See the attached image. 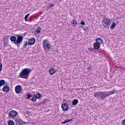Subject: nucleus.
<instances>
[{"instance_id":"obj_40","label":"nucleus","mask_w":125,"mask_h":125,"mask_svg":"<svg viewBox=\"0 0 125 125\" xmlns=\"http://www.w3.org/2000/svg\"><path fill=\"white\" fill-rule=\"evenodd\" d=\"M61 124H62V125H63V122H62L61 123Z\"/></svg>"},{"instance_id":"obj_23","label":"nucleus","mask_w":125,"mask_h":125,"mask_svg":"<svg viewBox=\"0 0 125 125\" xmlns=\"http://www.w3.org/2000/svg\"><path fill=\"white\" fill-rule=\"evenodd\" d=\"M3 42L4 44V47H6V46L8 45V42L7 40H4Z\"/></svg>"},{"instance_id":"obj_20","label":"nucleus","mask_w":125,"mask_h":125,"mask_svg":"<svg viewBox=\"0 0 125 125\" xmlns=\"http://www.w3.org/2000/svg\"><path fill=\"white\" fill-rule=\"evenodd\" d=\"M35 97L36 98H37V99H41V98H42V95L39 93H38L35 96Z\"/></svg>"},{"instance_id":"obj_33","label":"nucleus","mask_w":125,"mask_h":125,"mask_svg":"<svg viewBox=\"0 0 125 125\" xmlns=\"http://www.w3.org/2000/svg\"><path fill=\"white\" fill-rule=\"evenodd\" d=\"M81 25H84V24H85V22H84V21H82L81 22Z\"/></svg>"},{"instance_id":"obj_21","label":"nucleus","mask_w":125,"mask_h":125,"mask_svg":"<svg viewBox=\"0 0 125 125\" xmlns=\"http://www.w3.org/2000/svg\"><path fill=\"white\" fill-rule=\"evenodd\" d=\"M5 83V81L4 80H1L0 81V86H2Z\"/></svg>"},{"instance_id":"obj_27","label":"nucleus","mask_w":125,"mask_h":125,"mask_svg":"<svg viewBox=\"0 0 125 125\" xmlns=\"http://www.w3.org/2000/svg\"><path fill=\"white\" fill-rule=\"evenodd\" d=\"M50 47H51V45H50L49 43H47L46 48H47L48 49H49L50 48Z\"/></svg>"},{"instance_id":"obj_24","label":"nucleus","mask_w":125,"mask_h":125,"mask_svg":"<svg viewBox=\"0 0 125 125\" xmlns=\"http://www.w3.org/2000/svg\"><path fill=\"white\" fill-rule=\"evenodd\" d=\"M115 27H116V23L113 22L112 23V24L111 25L110 28V29H113L115 28Z\"/></svg>"},{"instance_id":"obj_10","label":"nucleus","mask_w":125,"mask_h":125,"mask_svg":"<svg viewBox=\"0 0 125 125\" xmlns=\"http://www.w3.org/2000/svg\"><path fill=\"white\" fill-rule=\"evenodd\" d=\"M93 48L94 49H99L100 48V45L96 42L93 44Z\"/></svg>"},{"instance_id":"obj_7","label":"nucleus","mask_w":125,"mask_h":125,"mask_svg":"<svg viewBox=\"0 0 125 125\" xmlns=\"http://www.w3.org/2000/svg\"><path fill=\"white\" fill-rule=\"evenodd\" d=\"M35 42H36V39L35 38H31L28 41V43L29 45H33V44H35Z\"/></svg>"},{"instance_id":"obj_26","label":"nucleus","mask_w":125,"mask_h":125,"mask_svg":"<svg viewBox=\"0 0 125 125\" xmlns=\"http://www.w3.org/2000/svg\"><path fill=\"white\" fill-rule=\"evenodd\" d=\"M30 16V14H27L24 17L25 21H27V20L28 19V17Z\"/></svg>"},{"instance_id":"obj_19","label":"nucleus","mask_w":125,"mask_h":125,"mask_svg":"<svg viewBox=\"0 0 125 125\" xmlns=\"http://www.w3.org/2000/svg\"><path fill=\"white\" fill-rule=\"evenodd\" d=\"M73 120H74V118H71V119L64 121L63 122V124L64 125V124H67V123H70V122H73Z\"/></svg>"},{"instance_id":"obj_22","label":"nucleus","mask_w":125,"mask_h":125,"mask_svg":"<svg viewBox=\"0 0 125 125\" xmlns=\"http://www.w3.org/2000/svg\"><path fill=\"white\" fill-rule=\"evenodd\" d=\"M41 30H42V28H41V27H38L36 29V33L37 34H40V33H41Z\"/></svg>"},{"instance_id":"obj_38","label":"nucleus","mask_w":125,"mask_h":125,"mask_svg":"<svg viewBox=\"0 0 125 125\" xmlns=\"http://www.w3.org/2000/svg\"><path fill=\"white\" fill-rule=\"evenodd\" d=\"M87 70H90V66H89L88 68H87Z\"/></svg>"},{"instance_id":"obj_1","label":"nucleus","mask_w":125,"mask_h":125,"mask_svg":"<svg viewBox=\"0 0 125 125\" xmlns=\"http://www.w3.org/2000/svg\"><path fill=\"white\" fill-rule=\"evenodd\" d=\"M108 95L109 94H107V91L98 92H96L94 94V97H95V98H97V99H99V98H100L101 100H104V99H106V97H108Z\"/></svg>"},{"instance_id":"obj_18","label":"nucleus","mask_w":125,"mask_h":125,"mask_svg":"<svg viewBox=\"0 0 125 125\" xmlns=\"http://www.w3.org/2000/svg\"><path fill=\"white\" fill-rule=\"evenodd\" d=\"M19 124L20 125H26V124H27V123L25 122L24 121H23L22 120L20 119L19 120Z\"/></svg>"},{"instance_id":"obj_12","label":"nucleus","mask_w":125,"mask_h":125,"mask_svg":"<svg viewBox=\"0 0 125 125\" xmlns=\"http://www.w3.org/2000/svg\"><path fill=\"white\" fill-rule=\"evenodd\" d=\"M69 105L67 104H63V111H68Z\"/></svg>"},{"instance_id":"obj_35","label":"nucleus","mask_w":125,"mask_h":125,"mask_svg":"<svg viewBox=\"0 0 125 125\" xmlns=\"http://www.w3.org/2000/svg\"><path fill=\"white\" fill-rule=\"evenodd\" d=\"M27 45H28V42H26L24 45V46H27Z\"/></svg>"},{"instance_id":"obj_8","label":"nucleus","mask_w":125,"mask_h":125,"mask_svg":"<svg viewBox=\"0 0 125 125\" xmlns=\"http://www.w3.org/2000/svg\"><path fill=\"white\" fill-rule=\"evenodd\" d=\"M96 42L100 45H101V44L103 43V40L101 38H98L96 40Z\"/></svg>"},{"instance_id":"obj_31","label":"nucleus","mask_w":125,"mask_h":125,"mask_svg":"<svg viewBox=\"0 0 125 125\" xmlns=\"http://www.w3.org/2000/svg\"><path fill=\"white\" fill-rule=\"evenodd\" d=\"M1 70H2V63L0 62V72H1Z\"/></svg>"},{"instance_id":"obj_9","label":"nucleus","mask_w":125,"mask_h":125,"mask_svg":"<svg viewBox=\"0 0 125 125\" xmlns=\"http://www.w3.org/2000/svg\"><path fill=\"white\" fill-rule=\"evenodd\" d=\"M55 73H56V70H55V68L50 69V70H49V75H51V76L54 75Z\"/></svg>"},{"instance_id":"obj_30","label":"nucleus","mask_w":125,"mask_h":125,"mask_svg":"<svg viewBox=\"0 0 125 125\" xmlns=\"http://www.w3.org/2000/svg\"><path fill=\"white\" fill-rule=\"evenodd\" d=\"M31 97H32V95L30 94H27V99H29V98H31Z\"/></svg>"},{"instance_id":"obj_3","label":"nucleus","mask_w":125,"mask_h":125,"mask_svg":"<svg viewBox=\"0 0 125 125\" xmlns=\"http://www.w3.org/2000/svg\"><path fill=\"white\" fill-rule=\"evenodd\" d=\"M102 24L104 28H109L110 27V24H111V20L104 16L102 21Z\"/></svg>"},{"instance_id":"obj_34","label":"nucleus","mask_w":125,"mask_h":125,"mask_svg":"<svg viewBox=\"0 0 125 125\" xmlns=\"http://www.w3.org/2000/svg\"><path fill=\"white\" fill-rule=\"evenodd\" d=\"M50 7H52L53 6H54V4H51L50 5H49Z\"/></svg>"},{"instance_id":"obj_2","label":"nucleus","mask_w":125,"mask_h":125,"mask_svg":"<svg viewBox=\"0 0 125 125\" xmlns=\"http://www.w3.org/2000/svg\"><path fill=\"white\" fill-rule=\"evenodd\" d=\"M31 72V69L24 68L20 73V77L22 79H28L29 74Z\"/></svg>"},{"instance_id":"obj_29","label":"nucleus","mask_w":125,"mask_h":125,"mask_svg":"<svg viewBox=\"0 0 125 125\" xmlns=\"http://www.w3.org/2000/svg\"><path fill=\"white\" fill-rule=\"evenodd\" d=\"M89 51H94V48H92V47H90V48H88Z\"/></svg>"},{"instance_id":"obj_25","label":"nucleus","mask_w":125,"mask_h":125,"mask_svg":"<svg viewBox=\"0 0 125 125\" xmlns=\"http://www.w3.org/2000/svg\"><path fill=\"white\" fill-rule=\"evenodd\" d=\"M8 125H14V122L11 120V121L8 122Z\"/></svg>"},{"instance_id":"obj_28","label":"nucleus","mask_w":125,"mask_h":125,"mask_svg":"<svg viewBox=\"0 0 125 125\" xmlns=\"http://www.w3.org/2000/svg\"><path fill=\"white\" fill-rule=\"evenodd\" d=\"M36 100H37V98H36L35 97H33V98L31 99V101H33V102H36Z\"/></svg>"},{"instance_id":"obj_36","label":"nucleus","mask_w":125,"mask_h":125,"mask_svg":"<svg viewBox=\"0 0 125 125\" xmlns=\"http://www.w3.org/2000/svg\"><path fill=\"white\" fill-rule=\"evenodd\" d=\"M43 104H45L46 103V102L45 101V100H44L42 102Z\"/></svg>"},{"instance_id":"obj_17","label":"nucleus","mask_w":125,"mask_h":125,"mask_svg":"<svg viewBox=\"0 0 125 125\" xmlns=\"http://www.w3.org/2000/svg\"><path fill=\"white\" fill-rule=\"evenodd\" d=\"M78 103H79V100H78V99H75L72 101V105H73V106H76Z\"/></svg>"},{"instance_id":"obj_41","label":"nucleus","mask_w":125,"mask_h":125,"mask_svg":"<svg viewBox=\"0 0 125 125\" xmlns=\"http://www.w3.org/2000/svg\"><path fill=\"white\" fill-rule=\"evenodd\" d=\"M35 96H36V94H34Z\"/></svg>"},{"instance_id":"obj_11","label":"nucleus","mask_w":125,"mask_h":125,"mask_svg":"<svg viewBox=\"0 0 125 125\" xmlns=\"http://www.w3.org/2000/svg\"><path fill=\"white\" fill-rule=\"evenodd\" d=\"M117 93V90H113V91H110L108 92L106 91V94H108V96H109V95H112V94H115V93Z\"/></svg>"},{"instance_id":"obj_16","label":"nucleus","mask_w":125,"mask_h":125,"mask_svg":"<svg viewBox=\"0 0 125 125\" xmlns=\"http://www.w3.org/2000/svg\"><path fill=\"white\" fill-rule=\"evenodd\" d=\"M71 24L73 27H75L77 25V20L74 19L71 21Z\"/></svg>"},{"instance_id":"obj_37","label":"nucleus","mask_w":125,"mask_h":125,"mask_svg":"<svg viewBox=\"0 0 125 125\" xmlns=\"http://www.w3.org/2000/svg\"><path fill=\"white\" fill-rule=\"evenodd\" d=\"M20 43H18L17 44H17L18 47H19V46H20Z\"/></svg>"},{"instance_id":"obj_4","label":"nucleus","mask_w":125,"mask_h":125,"mask_svg":"<svg viewBox=\"0 0 125 125\" xmlns=\"http://www.w3.org/2000/svg\"><path fill=\"white\" fill-rule=\"evenodd\" d=\"M18 115V112L15 110H11L8 113L9 118H15Z\"/></svg>"},{"instance_id":"obj_14","label":"nucleus","mask_w":125,"mask_h":125,"mask_svg":"<svg viewBox=\"0 0 125 125\" xmlns=\"http://www.w3.org/2000/svg\"><path fill=\"white\" fill-rule=\"evenodd\" d=\"M11 42H14L15 44L16 43V37L14 36H11L10 38Z\"/></svg>"},{"instance_id":"obj_13","label":"nucleus","mask_w":125,"mask_h":125,"mask_svg":"<svg viewBox=\"0 0 125 125\" xmlns=\"http://www.w3.org/2000/svg\"><path fill=\"white\" fill-rule=\"evenodd\" d=\"M9 87L6 85H5V86H4L2 88V91L4 92H7L8 91H9Z\"/></svg>"},{"instance_id":"obj_39","label":"nucleus","mask_w":125,"mask_h":125,"mask_svg":"<svg viewBox=\"0 0 125 125\" xmlns=\"http://www.w3.org/2000/svg\"><path fill=\"white\" fill-rule=\"evenodd\" d=\"M62 109H63V104H62Z\"/></svg>"},{"instance_id":"obj_5","label":"nucleus","mask_w":125,"mask_h":125,"mask_svg":"<svg viewBox=\"0 0 125 125\" xmlns=\"http://www.w3.org/2000/svg\"><path fill=\"white\" fill-rule=\"evenodd\" d=\"M22 91V86L20 85H17L15 87L16 93H20Z\"/></svg>"},{"instance_id":"obj_15","label":"nucleus","mask_w":125,"mask_h":125,"mask_svg":"<svg viewBox=\"0 0 125 125\" xmlns=\"http://www.w3.org/2000/svg\"><path fill=\"white\" fill-rule=\"evenodd\" d=\"M46 43H47V40H44V41L43 42V47L44 50H45V51H47L46 47H45V44H46Z\"/></svg>"},{"instance_id":"obj_32","label":"nucleus","mask_w":125,"mask_h":125,"mask_svg":"<svg viewBox=\"0 0 125 125\" xmlns=\"http://www.w3.org/2000/svg\"><path fill=\"white\" fill-rule=\"evenodd\" d=\"M122 125H125V119L122 121Z\"/></svg>"},{"instance_id":"obj_6","label":"nucleus","mask_w":125,"mask_h":125,"mask_svg":"<svg viewBox=\"0 0 125 125\" xmlns=\"http://www.w3.org/2000/svg\"><path fill=\"white\" fill-rule=\"evenodd\" d=\"M22 41H23V36H18L16 40V44H17L18 43H21V42H22Z\"/></svg>"}]
</instances>
